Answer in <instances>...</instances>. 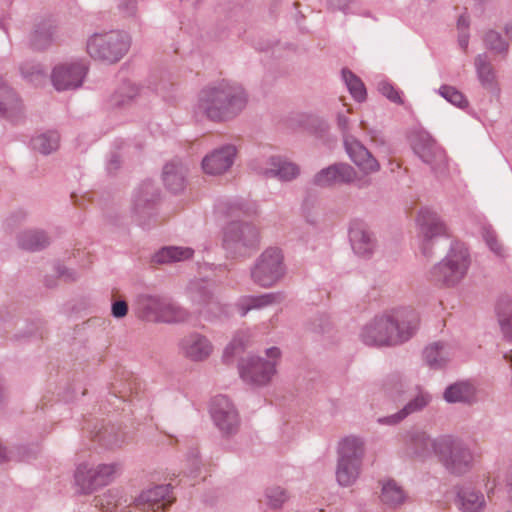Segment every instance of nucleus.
<instances>
[{
    "mask_svg": "<svg viewBox=\"0 0 512 512\" xmlns=\"http://www.w3.org/2000/svg\"><path fill=\"white\" fill-rule=\"evenodd\" d=\"M436 455L446 470L452 474L463 475L472 468L473 453L471 449L453 435L438 436Z\"/></svg>",
    "mask_w": 512,
    "mask_h": 512,
    "instance_id": "9d476101",
    "label": "nucleus"
},
{
    "mask_svg": "<svg viewBox=\"0 0 512 512\" xmlns=\"http://www.w3.org/2000/svg\"><path fill=\"white\" fill-rule=\"evenodd\" d=\"M177 351L188 361L200 363L209 359L214 351V346L206 335L192 331L178 340Z\"/></svg>",
    "mask_w": 512,
    "mask_h": 512,
    "instance_id": "6ab92c4d",
    "label": "nucleus"
},
{
    "mask_svg": "<svg viewBox=\"0 0 512 512\" xmlns=\"http://www.w3.org/2000/svg\"><path fill=\"white\" fill-rule=\"evenodd\" d=\"M209 413L214 425L223 435H232L238 431L241 422L239 412L227 396L213 397Z\"/></svg>",
    "mask_w": 512,
    "mask_h": 512,
    "instance_id": "dca6fc26",
    "label": "nucleus"
},
{
    "mask_svg": "<svg viewBox=\"0 0 512 512\" xmlns=\"http://www.w3.org/2000/svg\"><path fill=\"white\" fill-rule=\"evenodd\" d=\"M129 34H91L87 40V52L95 60L114 63L128 51Z\"/></svg>",
    "mask_w": 512,
    "mask_h": 512,
    "instance_id": "4468645a",
    "label": "nucleus"
},
{
    "mask_svg": "<svg viewBox=\"0 0 512 512\" xmlns=\"http://www.w3.org/2000/svg\"><path fill=\"white\" fill-rule=\"evenodd\" d=\"M355 4V0H326V7L331 11H340L343 13H348L353 5Z\"/></svg>",
    "mask_w": 512,
    "mask_h": 512,
    "instance_id": "3c124183",
    "label": "nucleus"
},
{
    "mask_svg": "<svg viewBox=\"0 0 512 512\" xmlns=\"http://www.w3.org/2000/svg\"><path fill=\"white\" fill-rule=\"evenodd\" d=\"M260 242L258 228L249 222L232 221L224 229L223 247L232 257L245 256Z\"/></svg>",
    "mask_w": 512,
    "mask_h": 512,
    "instance_id": "f8f14e48",
    "label": "nucleus"
},
{
    "mask_svg": "<svg viewBox=\"0 0 512 512\" xmlns=\"http://www.w3.org/2000/svg\"><path fill=\"white\" fill-rule=\"evenodd\" d=\"M135 306L140 317L157 323L184 324L192 317L186 307L164 295L140 294Z\"/></svg>",
    "mask_w": 512,
    "mask_h": 512,
    "instance_id": "39448f33",
    "label": "nucleus"
},
{
    "mask_svg": "<svg viewBox=\"0 0 512 512\" xmlns=\"http://www.w3.org/2000/svg\"><path fill=\"white\" fill-rule=\"evenodd\" d=\"M30 454L26 447H19L17 449L8 450L6 447L0 444V462L16 460L26 461L30 459Z\"/></svg>",
    "mask_w": 512,
    "mask_h": 512,
    "instance_id": "a18cd8bd",
    "label": "nucleus"
},
{
    "mask_svg": "<svg viewBox=\"0 0 512 512\" xmlns=\"http://www.w3.org/2000/svg\"><path fill=\"white\" fill-rule=\"evenodd\" d=\"M431 401V396L426 392H419L412 400H410L401 411L405 413V418L410 414L421 411Z\"/></svg>",
    "mask_w": 512,
    "mask_h": 512,
    "instance_id": "79ce46f5",
    "label": "nucleus"
},
{
    "mask_svg": "<svg viewBox=\"0 0 512 512\" xmlns=\"http://www.w3.org/2000/svg\"><path fill=\"white\" fill-rule=\"evenodd\" d=\"M469 43V34H460L458 38V44L463 49L466 50Z\"/></svg>",
    "mask_w": 512,
    "mask_h": 512,
    "instance_id": "e2e57ef3",
    "label": "nucleus"
},
{
    "mask_svg": "<svg viewBox=\"0 0 512 512\" xmlns=\"http://www.w3.org/2000/svg\"><path fill=\"white\" fill-rule=\"evenodd\" d=\"M247 103L248 94L241 84L222 79L205 85L198 92L193 113L214 123H224L238 117Z\"/></svg>",
    "mask_w": 512,
    "mask_h": 512,
    "instance_id": "f257e3e1",
    "label": "nucleus"
},
{
    "mask_svg": "<svg viewBox=\"0 0 512 512\" xmlns=\"http://www.w3.org/2000/svg\"><path fill=\"white\" fill-rule=\"evenodd\" d=\"M180 1L189 6H196L200 2V0H180Z\"/></svg>",
    "mask_w": 512,
    "mask_h": 512,
    "instance_id": "774afa93",
    "label": "nucleus"
},
{
    "mask_svg": "<svg viewBox=\"0 0 512 512\" xmlns=\"http://www.w3.org/2000/svg\"><path fill=\"white\" fill-rule=\"evenodd\" d=\"M482 236L489 249L498 257H506V249L498 241L495 231L490 226L482 229Z\"/></svg>",
    "mask_w": 512,
    "mask_h": 512,
    "instance_id": "a19ab883",
    "label": "nucleus"
},
{
    "mask_svg": "<svg viewBox=\"0 0 512 512\" xmlns=\"http://www.w3.org/2000/svg\"><path fill=\"white\" fill-rule=\"evenodd\" d=\"M508 34H485L484 42L488 49L495 53H504L508 49Z\"/></svg>",
    "mask_w": 512,
    "mask_h": 512,
    "instance_id": "c03bdc74",
    "label": "nucleus"
},
{
    "mask_svg": "<svg viewBox=\"0 0 512 512\" xmlns=\"http://www.w3.org/2000/svg\"><path fill=\"white\" fill-rule=\"evenodd\" d=\"M245 343L238 336H235L233 340L226 346L223 358L225 361H229L235 354L240 353L244 350Z\"/></svg>",
    "mask_w": 512,
    "mask_h": 512,
    "instance_id": "8fccbe9b",
    "label": "nucleus"
},
{
    "mask_svg": "<svg viewBox=\"0 0 512 512\" xmlns=\"http://www.w3.org/2000/svg\"><path fill=\"white\" fill-rule=\"evenodd\" d=\"M348 235L355 254L369 258L373 255L377 242L368 225L361 219H353L349 223Z\"/></svg>",
    "mask_w": 512,
    "mask_h": 512,
    "instance_id": "4be33fe9",
    "label": "nucleus"
},
{
    "mask_svg": "<svg viewBox=\"0 0 512 512\" xmlns=\"http://www.w3.org/2000/svg\"><path fill=\"white\" fill-rule=\"evenodd\" d=\"M237 148L233 144H225L210 151L201 162L204 173L212 176L223 175L234 164Z\"/></svg>",
    "mask_w": 512,
    "mask_h": 512,
    "instance_id": "412c9836",
    "label": "nucleus"
},
{
    "mask_svg": "<svg viewBox=\"0 0 512 512\" xmlns=\"http://www.w3.org/2000/svg\"><path fill=\"white\" fill-rule=\"evenodd\" d=\"M23 112L16 92L0 77V113L10 121H16Z\"/></svg>",
    "mask_w": 512,
    "mask_h": 512,
    "instance_id": "cd10ccee",
    "label": "nucleus"
},
{
    "mask_svg": "<svg viewBox=\"0 0 512 512\" xmlns=\"http://www.w3.org/2000/svg\"><path fill=\"white\" fill-rule=\"evenodd\" d=\"M455 503L463 512H483L486 507L484 494L472 486L460 487Z\"/></svg>",
    "mask_w": 512,
    "mask_h": 512,
    "instance_id": "c85d7f7f",
    "label": "nucleus"
},
{
    "mask_svg": "<svg viewBox=\"0 0 512 512\" xmlns=\"http://www.w3.org/2000/svg\"><path fill=\"white\" fill-rule=\"evenodd\" d=\"M438 437L432 438L425 430L412 427L401 436V453L408 458L425 459L437 454Z\"/></svg>",
    "mask_w": 512,
    "mask_h": 512,
    "instance_id": "f3484780",
    "label": "nucleus"
},
{
    "mask_svg": "<svg viewBox=\"0 0 512 512\" xmlns=\"http://www.w3.org/2000/svg\"><path fill=\"white\" fill-rule=\"evenodd\" d=\"M419 325L418 314L402 308L375 316L360 331L361 341L368 346H395L408 341Z\"/></svg>",
    "mask_w": 512,
    "mask_h": 512,
    "instance_id": "f03ea898",
    "label": "nucleus"
},
{
    "mask_svg": "<svg viewBox=\"0 0 512 512\" xmlns=\"http://www.w3.org/2000/svg\"><path fill=\"white\" fill-rule=\"evenodd\" d=\"M491 0H473L476 6L483 7L487 3H489Z\"/></svg>",
    "mask_w": 512,
    "mask_h": 512,
    "instance_id": "338daca9",
    "label": "nucleus"
},
{
    "mask_svg": "<svg viewBox=\"0 0 512 512\" xmlns=\"http://www.w3.org/2000/svg\"><path fill=\"white\" fill-rule=\"evenodd\" d=\"M21 71L23 76L29 79L31 82H39L44 78V73L39 67H33L32 72L25 70V68H22Z\"/></svg>",
    "mask_w": 512,
    "mask_h": 512,
    "instance_id": "6e6d98bb",
    "label": "nucleus"
},
{
    "mask_svg": "<svg viewBox=\"0 0 512 512\" xmlns=\"http://www.w3.org/2000/svg\"><path fill=\"white\" fill-rule=\"evenodd\" d=\"M284 299L285 295L280 291L260 295H244L237 299L235 308L241 317H245L252 310H260L271 305L280 304Z\"/></svg>",
    "mask_w": 512,
    "mask_h": 512,
    "instance_id": "393cba45",
    "label": "nucleus"
},
{
    "mask_svg": "<svg viewBox=\"0 0 512 512\" xmlns=\"http://www.w3.org/2000/svg\"><path fill=\"white\" fill-rule=\"evenodd\" d=\"M253 168L267 178H276L282 182H290L300 175L299 166L281 156H272Z\"/></svg>",
    "mask_w": 512,
    "mask_h": 512,
    "instance_id": "b1692460",
    "label": "nucleus"
},
{
    "mask_svg": "<svg viewBox=\"0 0 512 512\" xmlns=\"http://www.w3.org/2000/svg\"><path fill=\"white\" fill-rule=\"evenodd\" d=\"M119 463H79L74 473V482L81 493H91L98 487L109 484L120 473Z\"/></svg>",
    "mask_w": 512,
    "mask_h": 512,
    "instance_id": "ddd939ff",
    "label": "nucleus"
},
{
    "mask_svg": "<svg viewBox=\"0 0 512 512\" xmlns=\"http://www.w3.org/2000/svg\"><path fill=\"white\" fill-rule=\"evenodd\" d=\"M343 144L348 157L363 174L369 175L380 170L378 160L354 135L345 134Z\"/></svg>",
    "mask_w": 512,
    "mask_h": 512,
    "instance_id": "aec40b11",
    "label": "nucleus"
},
{
    "mask_svg": "<svg viewBox=\"0 0 512 512\" xmlns=\"http://www.w3.org/2000/svg\"><path fill=\"white\" fill-rule=\"evenodd\" d=\"M406 495L403 489L394 481L382 482L380 499L388 507H397L405 501Z\"/></svg>",
    "mask_w": 512,
    "mask_h": 512,
    "instance_id": "72a5a7b5",
    "label": "nucleus"
},
{
    "mask_svg": "<svg viewBox=\"0 0 512 512\" xmlns=\"http://www.w3.org/2000/svg\"><path fill=\"white\" fill-rule=\"evenodd\" d=\"M469 27H470V16L466 12H464L458 17L457 29L463 31V30L469 29Z\"/></svg>",
    "mask_w": 512,
    "mask_h": 512,
    "instance_id": "bf43d9fd",
    "label": "nucleus"
},
{
    "mask_svg": "<svg viewBox=\"0 0 512 512\" xmlns=\"http://www.w3.org/2000/svg\"><path fill=\"white\" fill-rule=\"evenodd\" d=\"M335 480L342 488L354 486L363 471L365 439L357 435L343 437L336 448Z\"/></svg>",
    "mask_w": 512,
    "mask_h": 512,
    "instance_id": "20e7f679",
    "label": "nucleus"
},
{
    "mask_svg": "<svg viewBox=\"0 0 512 512\" xmlns=\"http://www.w3.org/2000/svg\"><path fill=\"white\" fill-rule=\"evenodd\" d=\"M187 166L179 159L168 162L162 173L164 185L172 193H180L186 185Z\"/></svg>",
    "mask_w": 512,
    "mask_h": 512,
    "instance_id": "bb28decb",
    "label": "nucleus"
},
{
    "mask_svg": "<svg viewBox=\"0 0 512 512\" xmlns=\"http://www.w3.org/2000/svg\"><path fill=\"white\" fill-rule=\"evenodd\" d=\"M128 313V304L124 300H114L111 305V314L116 319L124 318Z\"/></svg>",
    "mask_w": 512,
    "mask_h": 512,
    "instance_id": "603ef678",
    "label": "nucleus"
},
{
    "mask_svg": "<svg viewBox=\"0 0 512 512\" xmlns=\"http://www.w3.org/2000/svg\"><path fill=\"white\" fill-rule=\"evenodd\" d=\"M358 179V172L348 163H335L317 172L312 183L318 187H330L336 184H351Z\"/></svg>",
    "mask_w": 512,
    "mask_h": 512,
    "instance_id": "5701e85b",
    "label": "nucleus"
},
{
    "mask_svg": "<svg viewBox=\"0 0 512 512\" xmlns=\"http://www.w3.org/2000/svg\"><path fill=\"white\" fill-rule=\"evenodd\" d=\"M438 93L447 102L451 103L456 107L465 108L468 106V100L466 99V97L463 95L461 91H459L453 86L442 85L438 89Z\"/></svg>",
    "mask_w": 512,
    "mask_h": 512,
    "instance_id": "ea45409f",
    "label": "nucleus"
},
{
    "mask_svg": "<svg viewBox=\"0 0 512 512\" xmlns=\"http://www.w3.org/2000/svg\"><path fill=\"white\" fill-rule=\"evenodd\" d=\"M56 273L60 278H63L66 281H73L77 278V273L74 270L63 265H58L56 267Z\"/></svg>",
    "mask_w": 512,
    "mask_h": 512,
    "instance_id": "5fc2aeb1",
    "label": "nucleus"
},
{
    "mask_svg": "<svg viewBox=\"0 0 512 512\" xmlns=\"http://www.w3.org/2000/svg\"><path fill=\"white\" fill-rule=\"evenodd\" d=\"M474 68L477 80L481 87L491 94L500 92L497 71L487 54H478L474 59Z\"/></svg>",
    "mask_w": 512,
    "mask_h": 512,
    "instance_id": "a878e982",
    "label": "nucleus"
},
{
    "mask_svg": "<svg viewBox=\"0 0 512 512\" xmlns=\"http://www.w3.org/2000/svg\"><path fill=\"white\" fill-rule=\"evenodd\" d=\"M59 143L60 136L57 131L41 133L31 140L33 149L44 155H48L56 151L59 147Z\"/></svg>",
    "mask_w": 512,
    "mask_h": 512,
    "instance_id": "c9c22d12",
    "label": "nucleus"
},
{
    "mask_svg": "<svg viewBox=\"0 0 512 512\" xmlns=\"http://www.w3.org/2000/svg\"><path fill=\"white\" fill-rule=\"evenodd\" d=\"M341 78L354 100L357 102L366 100L367 91L365 85L357 75L351 70L343 68L341 70Z\"/></svg>",
    "mask_w": 512,
    "mask_h": 512,
    "instance_id": "f704fd0d",
    "label": "nucleus"
},
{
    "mask_svg": "<svg viewBox=\"0 0 512 512\" xmlns=\"http://www.w3.org/2000/svg\"><path fill=\"white\" fill-rule=\"evenodd\" d=\"M53 42L52 34H31L29 43L32 49L43 51L48 49Z\"/></svg>",
    "mask_w": 512,
    "mask_h": 512,
    "instance_id": "09e8293b",
    "label": "nucleus"
},
{
    "mask_svg": "<svg viewBox=\"0 0 512 512\" xmlns=\"http://www.w3.org/2000/svg\"><path fill=\"white\" fill-rule=\"evenodd\" d=\"M185 292L197 315L204 320L213 322L229 316V306L221 302L212 281L192 279Z\"/></svg>",
    "mask_w": 512,
    "mask_h": 512,
    "instance_id": "423d86ee",
    "label": "nucleus"
},
{
    "mask_svg": "<svg viewBox=\"0 0 512 512\" xmlns=\"http://www.w3.org/2000/svg\"><path fill=\"white\" fill-rule=\"evenodd\" d=\"M455 355V347L449 343L435 342L424 350V359L432 369L445 367Z\"/></svg>",
    "mask_w": 512,
    "mask_h": 512,
    "instance_id": "c756f323",
    "label": "nucleus"
},
{
    "mask_svg": "<svg viewBox=\"0 0 512 512\" xmlns=\"http://www.w3.org/2000/svg\"><path fill=\"white\" fill-rule=\"evenodd\" d=\"M229 209L231 210L230 214L233 215L235 213V210H243V204L241 202H235L233 204H230Z\"/></svg>",
    "mask_w": 512,
    "mask_h": 512,
    "instance_id": "0e129e2a",
    "label": "nucleus"
},
{
    "mask_svg": "<svg viewBox=\"0 0 512 512\" xmlns=\"http://www.w3.org/2000/svg\"><path fill=\"white\" fill-rule=\"evenodd\" d=\"M97 437L100 442L107 446H121L126 442L125 435L120 431H116L114 427L100 431Z\"/></svg>",
    "mask_w": 512,
    "mask_h": 512,
    "instance_id": "37998d69",
    "label": "nucleus"
},
{
    "mask_svg": "<svg viewBox=\"0 0 512 512\" xmlns=\"http://www.w3.org/2000/svg\"><path fill=\"white\" fill-rule=\"evenodd\" d=\"M281 354V350L273 346L265 350L266 357L251 355L242 358L238 363L240 378L253 388L268 386L277 373Z\"/></svg>",
    "mask_w": 512,
    "mask_h": 512,
    "instance_id": "0eeeda50",
    "label": "nucleus"
},
{
    "mask_svg": "<svg viewBox=\"0 0 512 512\" xmlns=\"http://www.w3.org/2000/svg\"><path fill=\"white\" fill-rule=\"evenodd\" d=\"M337 125H338L339 129L342 131L343 136L345 134H350L349 133V118L346 116L345 113H343V112L337 113Z\"/></svg>",
    "mask_w": 512,
    "mask_h": 512,
    "instance_id": "4d7b16f0",
    "label": "nucleus"
},
{
    "mask_svg": "<svg viewBox=\"0 0 512 512\" xmlns=\"http://www.w3.org/2000/svg\"><path fill=\"white\" fill-rule=\"evenodd\" d=\"M404 419H405V413H403L400 410L397 413H394L392 415L384 416V417H379L377 419V423L380 424V425L393 426V425H396V424L400 423Z\"/></svg>",
    "mask_w": 512,
    "mask_h": 512,
    "instance_id": "864d4df0",
    "label": "nucleus"
},
{
    "mask_svg": "<svg viewBox=\"0 0 512 512\" xmlns=\"http://www.w3.org/2000/svg\"><path fill=\"white\" fill-rule=\"evenodd\" d=\"M415 221L419 237V249L425 257H431L438 243L449 238L446 224L437 212L430 207H422L418 211Z\"/></svg>",
    "mask_w": 512,
    "mask_h": 512,
    "instance_id": "9b49d317",
    "label": "nucleus"
},
{
    "mask_svg": "<svg viewBox=\"0 0 512 512\" xmlns=\"http://www.w3.org/2000/svg\"><path fill=\"white\" fill-rule=\"evenodd\" d=\"M188 462L190 463L191 473H195L199 469L200 461L198 459V452L192 451L188 456Z\"/></svg>",
    "mask_w": 512,
    "mask_h": 512,
    "instance_id": "052dcab7",
    "label": "nucleus"
},
{
    "mask_svg": "<svg viewBox=\"0 0 512 512\" xmlns=\"http://www.w3.org/2000/svg\"><path fill=\"white\" fill-rule=\"evenodd\" d=\"M141 93V90L131 81H124L111 96V104L121 106Z\"/></svg>",
    "mask_w": 512,
    "mask_h": 512,
    "instance_id": "58836bf2",
    "label": "nucleus"
},
{
    "mask_svg": "<svg viewBox=\"0 0 512 512\" xmlns=\"http://www.w3.org/2000/svg\"><path fill=\"white\" fill-rule=\"evenodd\" d=\"M88 72L84 60H75L56 65L51 73V81L57 91L79 88Z\"/></svg>",
    "mask_w": 512,
    "mask_h": 512,
    "instance_id": "a211bd4d",
    "label": "nucleus"
},
{
    "mask_svg": "<svg viewBox=\"0 0 512 512\" xmlns=\"http://www.w3.org/2000/svg\"><path fill=\"white\" fill-rule=\"evenodd\" d=\"M18 244L21 248L29 251H37L49 244V237L43 230L27 229L18 234Z\"/></svg>",
    "mask_w": 512,
    "mask_h": 512,
    "instance_id": "473e14b6",
    "label": "nucleus"
},
{
    "mask_svg": "<svg viewBox=\"0 0 512 512\" xmlns=\"http://www.w3.org/2000/svg\"><path fill=\"white\" fill-rule=\"evenodd\" d=\"M287 268L280 248L269 247L255 260L250 268V278L261 288H271L286 275Z\"/></svg>",
    "mask_w": 512,
    "mask_h": 512,
    "instance_id": "1a4fd4ad",
    "label": "nucleus"
},
{
    "mask_svg": "<svg viewBox=\"0 0 512 512\" xmlns=\"http://www.w3.org/2000/svg\"><path fill=\"white\" fill-rule=\"evenodd\" d=\"M443 398L447 403H472L476 398V389L468 381H459L445 389Z\"/></svg>",
    "mask_w": 512,
    "mask_h": 512,
    "instance_id": "7c9ffc66",
    "label": "nucleus"
},
{
    "mask_svg": "<svg viewBox=\"0 0 512 512\" xmlns=\"http://www.w3.org/2000/svg\"><path fill=\"white\" fill-rule=\"evenodd\" d=\"M133 211L137 217L138 224L144 228L148 226L144 221H142V218H150L152 216V203L147 199L139 197L135 200Z\"/></svg>",
    "mask_w": 512,
    "mask_h": 512,
    "instance_id": "49530a36",
    "label": "nucleus"
},
{
    "mask_svg": "<svg viewBox=\"0 0 512 512\" xmlns=\"http://www.w3.org/2000/svg\"><path fill=\"white\" fill-rule=\"evenodd\" d=\"M120 165V160L118 156H112L107 164V169L111 172L113 170H116Z\"/></svg>",
    "mask_w": 512,
    "mask_h": 512,
    "instance_id": "680f3d73",
    "label": "nucleus"
},
{
    "mask_svg": "<svg viewBox=\"0 0 512 512\" xmlns=\"http://www.w3.org/2000/svg\"><path fill=\"white\" fill-rule=\"evenodd\" d=\"M170 484H160L147 488L128 502L117 490H109L96 500L102 512H163L173 501Z\"/></svg>",
    "mask_w": 512,
    "mask_h": 512,
    "instance_id": "7ed1b4c3",
    "label": "nucleus"
},
{
    "mask_svg": "<svg viewBox=\"0 0 512 512\" xmlns=\"http://www.w3.org/2000/svg\"><path fill=\"white\" fill-rule=\"evenodd\" d=\"M194 250L184 246H165L159 249L152 256L154 264H172L189 260L193 257Z\"/></svg>",
    "mask_w": 512,
    "mask_h": 512,
    "instance_id": "2f4dec72",
    "label": "nucleus"
},
{
    "mask_svg": "<svg viewBox=\"0 0 512 512\" xmlns=\"http://www.w3.org/2000/svg\"><path fill=\"white\" fill-rule=\"evenodd\" d=\"M496 309L504 337L512 343V302L508 299L501 300Z\"/></svg>",
    "mask_w": 512,
    "mask_h": 512,
    "instance_id": "e433bc0d",
    "label": "nucleus"
},
{
    "mask_svg": "<svg viewBox=\"0 0 512 512\" xmlns=\"http://www.w3.org/2000/svg\"><path fill=\"white\" fill-rule=\"evenodd\" d=\"M412 148L414 153L423 163L427 164L435 174L445 172L447 167L446 154L427 131L418 130L413 134Z\"/></svg>",
    "mask_w": 512,
    "mask_h": 512,
    "instance_id": "2eb2a0df",
    "label": "nucleus"
},
{
    "mask_svg": "<svg viewBox=\"0 0 512 512\" xmlns=\"http://www.w3.org/2000/svg\"><path fill=\"white\" fill-rule=\"evenodd\" d=\"M258 46L256 47L260 51H268L272 45L271 34H259Z\"/></svg>",
    "mask_w": 512,
    "mask_h": 512,
    "instance_id": "13d9d810",
    "label": "nucleus"
},
{
    "mask_svg": "<svg viewBox=\"0 0 512 512\" xmlns=\"http://www.w3.org/2000/svg\"><path fill=\"white\" fill-rule=\"evenodd\" d=\"M470 265L468 249L461 243H453L446 256L430 271V278L436 283L455 286L466 275Z\"/></svg>",
    "mask_w": 512,
    "mask_h": 512,
    "instance_id": "6e6552de",
    "label": "nucleus"
},
{
    "mask_svg": "<svg viewBox=\"0 0 512 512\" xmlns=\"http://www.w3.org/2000/svg\"><path fill=\"white\" fill-rule=\"evenodd\" d=\"M129 13H133L136 8V0H125Z\"/></svg>",
    "mask_w": 512,
    "mask_h": 512,
    "instance_id": "69168bd1",
    "label": "nucleus"
},
{
    "mask_svg": "<svg viewBox=\"0 0 512 512\" xmlns=\"http://www.w3.org/2000/svg\"><path fill=\"white\" fill-rule=\"evenodd\" d=\"M289 498L290 495L288 491L281 486H270L264 491V503L273 510L281 509Z\"/></svg>",
    "mask_w": 512,
    "mask_h": 512,
    "instance_id": "4c0bfd02",
    "label": "nucleus"
},
{
    "mask_svg": "<svg viewBox=\"0 0 512 512\" xmlns=\"http://www.w3.org/2000/svg\"><path fill=\"white\" fill-rule=\"evenodd\" d=\"M377 89L384 97H386L391 102L396 104L403 103V100L401 98V92L397 90L388 80L381 79L377 84Z\"/></svg>",
    "mask_w": 512,
    "mask_h": 512,
    "instance_id": "de8ad7c7",
    "label": "nucleus"
}]
</instances>
